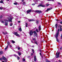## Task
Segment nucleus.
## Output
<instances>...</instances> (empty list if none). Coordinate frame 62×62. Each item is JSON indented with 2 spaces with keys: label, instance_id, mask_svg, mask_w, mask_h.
I'll return each mask as SVG.
<instances>
[{
  "label": "nucleus",
  "instance_id": "obj_42",
  "mask_svg": "<svg viewBox=\"0 0 62 62\" xmlns=\"http://www.w3.org/2000/svg\"><path fill=\"white\" fill-rule=\"evenodd\" d=\"M3 59V57H2V58H1L0 59V60H2Z\"/></svg>",
  "mask_w": 62,
  "mask_h": 62
},
{
  "label": "nucleus",
  "instance_id": "obj_41",
  "mask_svg": "<svg viewBox=\"0 0 62 62\" xmlns=\"http://www.w3.org/2000/svg\"><path fill=\"white\" fill-rule=\"evenodd\" d=\"M13 55H14V56H16V57L17 56V55L16 54H14Z\"/></svg>",
  "mask_w": 62,
  "mask_h": 62
},
{
  "label": "nucleus",
  "instance_id": "obj_12",
  "mask_svg": "<svg viewBox=\"0 0 62 62\" xmlns=\"http://www.w3.org/2000/svg\"><path fill=\"white\" fill-rule=\"evenodd\" d=\"M37 60V58H36V56H34V61H36Z\"/></svg>",
  "mask_w": 62,
  "mask_h": 62
},
{
  "label": "nucleus",
  "instance_id": "obj_46",
  "mask_svg": "<svg viewBox=\"0 0 62 62\" xmlns=\"http://www.w3.org/2000/svg\"><path fill=\"white\" fill-rule=\"evenodd\" d=\"M49 9L50 10H51V9H52V8H49Z\"/></svg>",
  "mask_w": 62,
  "mask_h": 62
},
{
  "label": "nucleus",
  "instance_id": "obj_48",
  "mask_svg": "<svg viewBox=\"0 0 62 62\" xmlns=\"http://www.w3.org/2000/svg\"><path fill=\"white\" fill-rule=\"evenodd\" d=\"M49 4H48L46 5V6H49Z\"/></svg>",
  "mask_w": 62,
  "mask_h": 62
},
{
  "label": "nucleus",
  "instance_id": "obj_17",
  "mask_svg": "<svg viewBox=\"0 0 62 62\" xmlns=\"http://www.w3.org/2000/svg\"><path fill=\"white\" fill-rule=\"evenodd\" d=\"M40 6L42 7H45V6L42 4L40 5Z\"/></svg>",
  "mask_w": 62,
  "mask_h": 62
},
{
  "label": "nucleus",
  "instance_id": "obj_3",
  "mask_svg": "<svg viewBox=\"0 0 62 62\" xmlns=\"http://www.w3.org/2000/svg\"><path fill=\"white\" fill-rule=\"evenodd\" d=\"M29 34L30 36H31L33 35V32L32 31H31L29 33Z\"/></svg>",
  "mask_w": 62,
  "mask_h": 62
},
{
  "label": "nucleus",
  "instance_id": "obj_60",
  "mask_svg": "<svg viewBox=\"0 0 62 62\" xmlns=\"http://www.w3.org/2000/svg\"><path fill=\"white\" fill-rule=\"evenodd\" d=\"M52 1H54V0H51Z\"/></svg>",
  "mask_w": 62,
  "mask_h": 62
},
{
  "label": "nucleus",
  "instance_id": "obj_4",
  "mask_svg": "<svg viewBox=\"0 0 62 62\" xmlns=\"http://www.w3.org/2000/svg\"><path fill=\"white\" fill-rule=\"evenodd\" d=\"M3 59L5 61V62H7V59L5 58V57L4 56H2Z\"/></svg>",
  "mask_w": 62,
  "mask_h": 62
},
{
  "label": "nucleus",
  "instance_id": "obj_52",
  "mask_svg": "<svg viewBox=\"0 0 62 62\" xmlns=\"http://www.w3.org/2000/svg\"><path fill=\"white\" fill-rule=\"evenodd\" d=\"M37 4L38 3H37L36 2H35V4Z\"/></svg>",
  "mask_w": 62,
  "mask_h": 62
},
{
  "label": "nucleus",
  "instance_id": "obj_10",
  "mask_svg": "<svg viewBox=\"0 0 62 62\" xmlns=\"http://www.w3.org/2000/svg\"><path fill=\"white\" fill-rule=\"evenodd\" d=\"M39 31L41 30V26L39 25Z\"/></svg>",
  "mask_w": 62,
  "mask_h": 62
},
{
  "label": "nucleus",
  "instance_id": "obj_44",
  "mask_svg": "<svg viewBox=\"0 0 62 62\" xmlns=\"http://www.w3.org/2000/svg\"><path fill=\"white\" fill-rule=\"evenodd\" d=\"M57 54H58V51H57V52L56 53V55H57Z\"/></svg>",
  "mask_w": 62,
  "mask_h": 62
},
{
  "label": "nucleus",
  "instance_id": "obj_61",
  "mask_svg": "<svg viewBox=\"0 0 62 62\" xmlns=\"http://www.w3.org/2000/svg\"><path fill=\"white\" fill-rule=\"evenodd\" d=\"M56 21H58V20H57V19H56Z\"/></svg>",
  "mask_w": 62,
  "mask_h": 62
},
{
  "label": "nucleus",
  "instance_id": "obj_2",
  "mask_svg": "<svg viewBox=\"0 0 62 62\" xmlns=\"http://www.w3.org/2000/svg\"><path fill=\"white\" fill-rule=\"evenodd\" d=\"M32 40L34 41V43H35V44H36L38 45V43L37 42V41H36V39L35 38H33L32 39Z\"/></svg>",
  "mask_w": 62,
  "mask_h": 62
},
{
  "label": "nucleus",
  "instance_id": "obj_33",
  "mask_svg": "<svg viewBox=\"0 0 62 62\" xmlns=\"http://www.w3.org/2000/svg\"><path fill=\"white\" fill-rule=\"evenodd\" d=\"M14 5H18V3H14Z\"/></svg>",
  "mask_w": 62,
  "mask_h": 62
},
{
  "label": "nucleus",
  "instance_id": "obj_63",
  "mask_svg": "<svg viewBox=\"0 0 62 62\" xmlns=\"http://www.w3.org/2000/svg\"><path fill=\"white\" fill-rule=\"evenodd\" d=\"M51 0H48V1H51Z\"/></svg>",
  "mask_w": 62,
  "mask_h": 62
},
{
  "label": "nucleus",
  "instance_id": "obj_11",
  "mask_svg": "<svg viewBox=\"0 0 62 62\" xmlns=\"http://www.w3.org/2000/svg\"><path fill=\"white\" fill-rule=\"evenodd\" d=\"M59 29H58V32L56 33V35H58L59 34Z\"/></svg>",
  "mask_w": 62,
  "mask_h": 62
},
{
  "label": "nucleus",
  "instance_id": "obj_14",
  "mask_svg": "<svg viewBox=\"0 0 62 62\" xmlns=\"http://www.w3.org/2000/svg\"><path fill=\"white\" fill-rule=\"evenodd\" d=\"M60 54V53L59 52H58V54L57 55V56H56V58H58L59 57V54Z\"/></svg>",
  "mask_w": 62,
  "mask_h": 62
},
{
  "label": "nucleus",
  "instance_id": "obj_15",
  "mask_svg": "<svg viewBox=\"0 0 62 62\" xmlns=\"http://www.w3.org/2000/svg\"><path fill=\"white\" fill-rule=\"evenodd\" d=\"M3 51H0V55H1L2 54H3Z\"/></svg>",
  "mask_w": 62,
  "mask_h": 62
},
{
  "label": "nucleus",
  "instance_id": "obj_24",
  "mask_svg": "<svg viewBox=\"0 0 62 62\" xmlns=\"http://www.w3.org/2000/svg\"><path fill=\"white\" fill-rule=\"evenodd\" d=\"M16 36H17V37H20V35H19V34H18V33Z\"/></svg>",
  "mask_w": 62,
  "mask_h": 62
},
{
  "label": "nucleus",
  "instance_id": "obj_49",
  "mask_svg": "<svg viewBox=\"0 0 62 62\" xmlns=\"http://www.w3.org/2000/svg\"><path fill=\"white\" fill-rule=\"evenodd\" d=\"M40 55H41V52H40Z\"/></svg>",
  "mask_w": 62,
  "mask_h": 62
},
{
  "label": "nucleus",
  "instance_id": "obj_20",
  "mask_svg": "<svg viewBox=\"0 0 62 62\" xmlns=\"http://www.w3.org/2000/svg\"><path fill=\"white\" fill-rule=\"evenodd\" d=\"M17 53L19 55H21V54L19 52H17Z\"/></svg>",
  "mask_w": 62,
  "mask_h": 62
},
{
  "label": "nucleus",
  "instance_id": "obj_43",
  "mask_svg": "<svg viewBox=\"0 0 62 62\" xmlns=\"http://www.w3.org/2000/svg\"><path fill=\"white\" fill-rule=\"evenodd\" d=\"M60 31H62V28H60Z\"/></svg>",
  "mask_w": 62,
  "mask_h": 62
},
{
  "label": "nucleus",
  "instance_id": "obj_53",
  "mask_svg": "<svg viewBox=\"0 0 62 62\" xmlns=\"http://www.w3.org/2000/svg\"><path fill=\"white\" fill-rule=\"evenodd\" d=\"M22 2H24V0H22Z\"/></svg>",
  "mask_w": 62,
  "mask_h": 62
},
{
  "label": "nucleus",
  "instance_id": "obj_8",
  "mask_svg": "<svg viewBox=\"0 0 62 62\" xmlns=\"http://www.w3.org/2000/svg\"><path fill=\"white\" fill-rule=\"evenodd\" d=\"M8 21L9 22H12V18H10L9 19L8 18Z\"/></svg>",
  "mask_w": 62,
  "mask_h": 62
},
{
  "label": "nucleus",
  "instance_id": "obj_31",
  "mask_svg": "<svg viewBox=\"0 0 62 62\" xmlns=\"http://www.w3.org/2000/svg\"><path fill=\"white\" fill-rule=\"evenodd\" d=\"M0 3H4V2H3V0H1L0 1Z\"/></svg>",
  "mask_w": 62,
  "mask_h": 62
},
{
  "label": "nucleus",
  "instance_id": "obj_54",
  "mask_svg": "<svg viewBox=\"0 0 62 62\" xmlns=\"http://www.w3.org/2000/svg\"><path fill=\"white\" fill-rule=\"evenodd\" d=\"M18 23H20V21H19L18 22Z\"/></svg>",
  "mask_w": 62,
  "mask_h": 62
},
{
  "label": "nucleus",
  "instance_id": "obj_59",
  "mask_svg": "<svg viewBox=\"0 0 62 62\" xmlns=\"http://www.w3.org/2000/svg\"><path fill=\"white\" fill-rule=\"evenodd\" d=\"M47 62H50V61H47Z\"/></svg>",
  "mask_w": 62,
  "mask_h": 62
},
{
  "label": "nucleus",
  "instance_id": "obj_56",
  "mask_svg": "<svg viewBox=\"0 0 62 62\" xmlns=\"http://www.w3.org/2000/svg\"><path fill=\"white\" fill-rule=\"evenodd\" d=\"M2 16H1L0 17V18H2Z\"/></svg>",
  "mask_w": 62,
  "mask_h": 62
},
{
  "label": "nucleus",
  "instance_id": "obj_30",
  "mask_svg": "<svg viewBox=\"0 0 62 62\" xmlns=\"http://www.w3.org/2000/svg\"><path fill=\"white\" fill-rule=\"evenodd\" d=\"M12 42L13 43H15V41H13V40H12Z\"/></svg>",
  "mask_w": 62,
  "mask_h": 62
},
{
  "label": "nucleus",
  "instance_id": "obj_47",
  "mask_svg": "<svg viewBox=\"0 0 62 62\" xmlns=\"http://www.w3.org/2000/svg\"><path fill=\"white\" fill-rule=\"evenodd\" d=\"M35 5V4H32V6H34V5Z\"/></svg>",
  "mask_w": 62,
  "mask_h": 62
},
{
  "label": "nucleus",
  "instance_id": "obj_25",
  "mask_svg": "<svg viewBox=\"0 0 62 62\" xmlns=\"http://www.w3.org/2000/svg\"><path fill=\"white\" fill-rule=\"evenodd\" d=\"M3 33L4 35H6V34H8V32H6V33H5L4 32H3Z\"/></svg>",
  "mask_w": 62,
  "mask_h": 62
},
{
  "label": "nucleus",
  "instance_id": "obj_5",
  "mask_svg": "<svg viewBox=\"0 0 62 62\" xmlns=\"http://www.w3.org/2000/svg\"><path fill=\"white\" fill-rule=\"evenodd\" d=\"M58 35H55V37L56 38L57 41L58 42H59V40H58V38H58Z\"/></svg>",
  "mask_w": 62,
  "mask_h": 62
},
{
  "label": "nucleus",
  "instance_id": "obj_58",
  "mask_svg": "<svg viewBox=\"0 0 62 62\" xmlns=\"http://www.w3.org/2000/svg\"><path fill=\"white\" fill-rule=\"evenodd\" d=\"M10 47H12V46H11V45H10Z\"/></svg>",
  "mask_w": 62,
  "mask_h": 62
},
{
  "label": "nucleus",
  "instance_id": "obj_35",
  "mask_svg": "<svg viewBox=\"0 0 62 62\" xmlns=\"http://www.w3.org/2000/svg\"><path fill=\"white\" fill-rule=\"evenodd\" d=\"M23 62H24V61H25V59H24V58L23 59Z\"/></svg>",
  "mask_w": 62,
  "mask_h": 62
},
{
  "label": "nucleus",
  "instance_id": "obj_37",
  "mask_svg": "<svg viewBox=\"0 0 62 62\" xmlns=\"http://www.w3.org/2000/svg\"><path fill=\"white\" fill-rule=\"evenodd\" d=\"M57 3L59 5H61V3L59 2H57Z\"/></svg>",
  "mask_w": 62,
  "mask_h": 62
},
{
  "label": "nucleus",
  "instance_id": "obj_28",
  "mask_svg": "<svg viewBox=\"0 0 62 62\" xmlns=\"http://www.w3.org/2000/svg\"><path fill=\"white\" fill-rule=\"evenodd\" d=\"M23 5H25V2H23Z\"/></svg>",
  "mask_w": 62,
  "mask_h": 62
},
{
  "label": "nucleus",
  "instance_id": "obj_19",
  "mask_svg": "<svg viewBox=\"0 0 62 62\" xmlns=\"http://www.w3.org/2000/svg\"><path fill=\"white\" fill-rule=\"evenodd\" d=\"M29 21H30V22L31 21H34V20L33 19H31L30 20H29Z\"/></svg>",
  "mask_w": 62,
  "mask_h": 62
},
{
  "label": "nucleus",
  "instance_id": "obj_13",
  "mask_svg": "<svg viewBox=\"0 0 62 62\" xmlns=\"http://www.w3.org/2000/svg\"><path fill=\"white\" fill-rule=\"evenodd\" d=\"M8 45H7V46H6V47L5 48V51H7V49H8Z\"/></svg>",
  "mask_w": 62,
  "mask_h": 62
},
{
  "label": "nucleus",
  "instance_id": "obj_1",
  "mask_svg": "<svg viewBox=\"0 0 62 62\" xmlns=\"http://www.w3.org/2000/svg\"><path fill=\"white\" fill-rule=\"evenodd\" d=\"M8 20H6V19H4L3 20H1L0 21V22L2 23H5V22H8Z\"/></svg>",
  "mask_w": 62,
  "mask_h": 62
},
{
  "label": "nucleus",
  "instance_id": "obj_50",
  "mask_svg": "<svg viewBox=\"0 0 62 62\" xmlns=\"http://www.w3.org/2000/svg\"><path fill=\"white\" fill-rule=\"evenodd\" d=\"M31 42H32V43H34V42H33V41H32V40H31Z\"/></svg>",
  "mask_w": 62,
  "mask_h": 62
},
{
  "label": "nucleus",
  "instance_id": "obj_38",
  "mask_svg": "<svg viewBox=\"0 0 62 62\" xmlns=\"http://www.w3.org/2000/svg\"><path fill=\"white\" fill-rule=\"evenodd\" d=\"M32 51L33 52V53H34V49H32Z\"/></svg>",
  "mask_w": 62,
  "mask_h": 62
},
{
  "label": "nucleus",
  "instance_id": "obj_64",
  "mask_svg": "<svg viewBox=\"0 0 62 62\" xmlns=\"http://www.w3.org/2000/svg\"><path fill=\"white\" fill-rule=\"evenodd\" d=\"M61 37H62V34Z\"/></svg>",
  "mask_w": 62,
  "mask_h": 62
},
{
  "label": "nucleus",
  "instance_id": "obj_36",
  "mask_svg": "<svg viewBox=\"0 0 62 62\" xmlns=\"http://www.w3.org/2000/svg\"><path fill=\"white\" fill-rule=\"evenodd\" d=\"M20 59V58L18 56H17V59L18 60H19V59Z\"/></svg>",
  "mask_w": 62,
  "mask_h": 62
},
{
  "label": "nucleus",
  "instance_id": "obj_45",
  "mask_svg": "<svg viewBox=\"0 0 62 62\" xmlns=\"http://www.w3.org/2000/svg\"><path fill=\"white\" fill-rule=\"evenodd\" d=\"M10 25V26H12V23H11Z\"/></svg>",
  "mask_w": 62,
  "mask_h": 62
},
{
  "label": "nucleus",
  "instance_id": "obj_7",
  "mask_svg": "<svg viewBox=\"0 0 62 62\" xmlns=\"http://www.w3.org/2000/svg\"><path fill=\"white\" fill-rule=\"evenodd\" d=\"M31 10L30 9L29 10H28L27 11V13H29L30 12H31Z\"/></svg>",
  "mask_w": 62,
  "mask_h": 62
},
{
  "label": "nucleus",
  "instance_id": "obj_27",
  "mask_svg": "<svg viewBox=\"0 0 62 62\" xmlns=\"http://www.w3.org/2000/svg\"><path fill=\"white\" fill-rule=\"evenodd\" d=\"M19 30L20 31H22V29H21V28H20L19 29Z\"/></svg>",
  "mask_w": 62,
  "mask_h": 62
},
{
  "label": "nucleus",
  "instance_id": "obj_34",
  "mask_svg": "<svg viewBox=\"0 0 62 62\" xmlns=\"http://www.w3.org/2000/svg\"><path fill=\"white\" fill-rule=\"evenodd\" d=\"M59 27H60V28H61L62 27V26L61 25H59Z\"/></svg>",
  "mask_w": 62,
  "mask_h": 62
},
{
  "label": "nucleus",
  "instance_id": "obj_23",
  "mask_svg": "<svg viewBox=\"0 0 62 62\" xmlns=\"http://www.w3.org/2000/svg\"><path fill=\"white\" fill-rule=\"evenodd\" d=\"M8 46V45H9L10 44V43H9V42H8L7 43Z\"/></svg>",
  "mask_w": 62,
  "mask_h": 62
},
{
  "label": "nucleus",
  "instance_id": "obj_62",
  "mask_svg": "<svg viewBox=\"0 0 62 62\" xmlns=\"http://www.w3.org/2000/svg\"><path fill=\"white\" fill-rule=\"evenodd\" d=\"M2 62H4V61H2Z\"/></svg>",
  "mask_w": 62,
  "mask_h": 62
},
{
  "label": "nucleus",
  "instance_id": "obj_18",
  "mask_svg": "<svg viewBox=\"0 0 62 62\" xmlns=\"http://www.w3.org/2000/svg\"><path fill=\"white\" fill-rule=\"evenodd\" d=\"M14 35H16H16H17L18 34V33L17 32H15L14 33Z\"/></svg>",
  "mask_w": 62,
  "mask_h": 62
},
{
  "label": "nucleus",
  "instance_id": "obj_6",
  "mask_svg": "<svg viewBox=\"0 0 62 62\" xmlns=\"http://www.w3.org/2000/svg\"><path fill=\"white\" fill-rule=\"evenodd\" d=\"M33 33L35 36H36V37L38 36V34H37V33H36V31H34Z\"/></svg>",
  "mask_w": 62,
  "mask_h": 62
},
{
  "label": "nucleus",
  "instance_id": "obj_51",
  "mask_svg": "<svg viewBox=\"0 0 62 62\" xmlns=\"http://www.w3.org/2000/svg\"><path fill=\"white\" fill-rule=\"evenodd\" d=\"M39 51L40 52V53H42L41 52V50H39Z\"/></svg>",
  "mask_w": 62,
  "mask_h": 62
},
{
  "label": "nucleus",
  "instance_id": "obj_32",
  "mask_svg": "<svg viewBox=\"0 0 62 62\" xmlns=\"http://www.w3.org/2000/svg\"><path fill=\"white\" fill-rule=\"evenodd\" d=\"M27 24H28L27 23H26L25 26H26V27H27Z\"/></svg>",
  "mask_w": 62,
  "mask_h": 62
},
{
  "label": "nucleus",
  "instance_id": "obj_40",
  "mask_svg": "<svg viewBox=\"0 0 62 62\" xmlns=\"http://www.w3.org/2000/svg\"><path fill=\"white\" fill-rule=\"evenodd\" d=\"M18 50H20L21 49V48H20V47H18Z\"/></svg>",
  "mask_w": 62,
  "mask_h": 62
},
{
  "label": "nucleus",
  "instance_id": "obj_9",
  "mask_svg": "<svg viewBox=\"0 0 62 62\" xmlns=\"http://www.w3.org/2000/svg\"><path fill=\"white\" fill-rule=\"evenodd\" d=\"M36 12H39V13H41V11L40 10H37L36 11Z\"/></svg>",
  "mask_w": 62,
  "mask_h": 62
},
{
  "label": "nucleus",
  "instance_id": "obj_22",
  "mask_svg": "<svg viewBox=\"0 0 62 62\" xmlns=\"http://www.w3.org/2000/svg\"><path fill=\"white\" fill-rule=\"evenodd\" d=\"M49 10H50V9L49 8H47V10L46 11H46H49Z\"/></svg>",
  "mask_w": 62,
  "mask_h": 62
},
{
  "label": "nucleus",
  "instance_id": "obj_26",
  "mask_svg": "<svg viewBox=\"0 0 62 62\" xmlns=\"http://www.w3.org/2000/svg\"><path fill=\"white\" fill-rule=\"evenodd\" d=\"M39 23V20H37L36 21V23H37V24H38V23Z\"/></svg>",
  "mask_w": 62,
  "mask_h": 62
},
{
  "label": "nucleus",
  "instance_id": "obj_16",
  "mask_svg": "<svg viewBox=\"0 0 62 62\" xmlns=\"http://www.w3.org/2000/svg\"><path fill=\"white\" fill-rule=\"evenodd\" d=\"M3 9H5V8L4 7H0V9L2 10Z\"/></svg>",
  "mask_w": 62,
  "mask_h": 62
},
{
  "label": "nucleus",
  "instance_id": "obj_55",
  "mask_svg": "<svg viewBox=\"0 0 62 62\" xmlns=\"http://www.w3.org/2000/svg\"><path fill=\"white\" fill-rule=\"evenodd\" d=\"M62 49V47H61L60 48V50H61Z\"/></svg>",
  "mask_w": 62,
  "mask_h": 62
},
{
  "label": "nucleus",
  "instance_id": "obj_39",
  "mask_svg": "<svg viewBox=\"0 0 62 62\" xmlns=\"http://www.w3.org/2000/svg\"><path fill=\"white\" fill-rule=\"evenodd\" d=\"M36 31L37 32H39V31H38V29H36Z\"/></svg>",
  "mask_w": 62,
  "mask_h": 62
},
{
  "label": "nucleus",
  "instance_id": "obj_21",
  "mask_svg": "<svg viewBox=\"0 0 62 62\" xmlns=\"http://www.w3.org/2000/svg\"><path fill=\"white\" fill-rule=\"evenodd\" d=\"M57 24H56L55 25V27H56V29L57 28Z\"/></svg>",
  "mask_w": 62,
  "mask_h": 62
},
{
  "label": "nucleus",
  "instance_id": "obj_29",
  "mask_svg": "<svg viewBox=\"0 0 62 62\" xmlns=\"http://www.w3.org/2000/svg\"><path fill=\"white\" fill-rule=\"evenodd\" d=\"M5 25H8V23L6 22L5 23Z\"/></svg>",
  "mask_w": 62,
  "mask_h": 62
},
{
  "label": "nucleus",
  "instance_id": "obj_57",
  "mask_svg": "<svg viewBox=\"0 0 62 62\" xmlns=\"http://www.w3.org/2000/svg\"><path fill=\"white\" fill-rule=\"evenodd\" d=\"M33 55V53H31V55Z\"/></svg>",
  "mask_w": 62,
  "mask_h": 62
}]
</instances>
